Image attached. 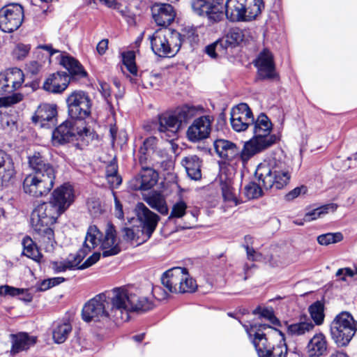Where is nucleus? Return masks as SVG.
Returning a JSON list of instances; mask_svg holds the SVG:
<instances>
[{
  "label": "nucleus",
  "mask_w": 357,
  "mask_h": 357,
  "mask_svg": "<svg viewBox=\"0 0 357 357\" xmlns=\"http://www.w3.org/2000/svg\"><path fill=\"white\" fill-rule=\"evenodd\" d=\"M111 314L105 309L108 305L107 296L100 294L89 300L84 305L82 317L84 321H99L112 316L117 321L128 320L129 312H146L153 308V303L147 297L139 296L132 289L126 287L112 290Z\"/></svg>",
  "instance_id": "1"
},
{
  "label": "nucleus",
  "mask_w": 357,
  "mask_h": 357,
  "mask_svg": "<svg viewBox=\"0 0 357 357\" xmlns=\"http://www.w3.org/2000/svg\"><path fill=\"white\" fill-rule=\"evenodd\" d=\"M74 200L73 188L64 184L55 189L49 202L38 204L31 215V225L39 236L47 251L54 249L56 243L53 229L50 227L56 222L58 217L63 213Z\"/></svg>",
  "instance_id": "2"
},
{
  "label": "nucleus",
  "mask_w": 357,
  "mask_h": 357,
  "mask_svg": "<svg viewBox=\"0 0 357 357\" xmlns=\"http://www.w3.org/2000/svg\"><path fill=\"white\" fill-rule=\"evenodd\" d=\"M289 159L282 151L275 153L268 160L260 163L255 171L259 184L250 183L245 187V195L249 199H257L265 190H280L286 186L291 178Z\"/></svg>",
  "instance_id": "3"
},
{
  "label": "nucleus",
  "mask_w": 357,
  "mask_h": 357,
  "mask_svg": "<svg viewBox=\"0 0 357 357\" xmlns=\"http://www.w3.org/2000/svg\"><path fill=\"white\" fill-rule=\"evenodd\" d=\"M29 165L33 173L27 175L23 182L25 193L35 197L46 195L54 186L55 169L40 152L29 156Z\"/></svg>",
  "instance_id": "4"
},
{
  "label": "nucleus",
  "mask_w": 357,
  "mask_h": 357,
  "mask_svg": "<svg viewBox=\"0 0 357 357\" xmlns=\"http://www.w3.org/2000/svg\"><path fill=\"white\" fill-rule=\"evenodd\" d=\"M136 211L140 226L123 227L122 238L126 242L141 245L151 238L155 230L160 217L150 211L143 203L137 204Z\"/></svg>",
  "instance_id": "5"
},
{
  "label": "nucleus",
  "mask_w": 357,
  "mask_h": 357,
  "mask_svg": "<svg viewBox=\"0 0 357 357\" xmlns=\"http://www.w3.org/2000/svg\"><path fill=\"white\" fill-rule=\"evenodd\" d=\"M198 36L194 31H188L186 34H181L176 31H170L163 30L156 31L150 36L151 49L159 56H172L175 55L185 40L191 42L195 40Z\"/></svg>",
  "instance_id": "6"
},
{
  "label": "nucleus",
  "mask_w": 357,
  "mask_h": 357,
  "mask_svg": "<svg viewBox=\"0 0 357 357\" xmlns=\"http://www.w3.org/2000/svg\"><path fill=\"white\" fill-rule=\"evenodd\" d=\"M264 7L262 0H227L225 14L231 22H249L255 20Z\"/></svg>",
  "instance_id": "7"
},
{
  "label": "nucleus",
  "mask_w": 357,
  "mask_h": 357,
  "mask_svg": "<svg viewBox=\"0 0 357 357\" xmlns=\"http://www.w3.org/2000/svg\"><path fill=\"white\" fill-rule=\"evenodd\" d=\"M357 331V321L348 312L336 315L331 324V337L338 347H346Z\"/></svg>",
  "instance_id": "8"
},
{
  "label": "nucleus",
  "mask_w": 357,
  "mask_h": 357,
  "mask_svg": "<svg viewBox=\"0 0 357 357\" xmlns=\"http://www.w3.org/2000/svg\"><path fill=\"white\" fill-rule=\"evenodd\" d=\"M254 137L247 142L252 146L255 154L269 148L278 141L275 135H271L272 123L268 116L261 113L254 121Z\"/></svg>",
  "instance_id": "9"
},
{
  "label": "nucleus",
  "mask_w": 357,
  "mask_h": 357,
  "mask_svg": "<svg viewBox=\"0 0 357 357\" xmlns=\"http://www.w3.org/2000/svg\"><path fill=\"white\" fill-rule=\"evenodd\" d=\"M214 149L221 158L229 162L241 161L244 165L256 155L252 146L247 142L241 149L232 142L220 139L214 142Z\"/></svg>",
  "instance_id": "10"
},
{
  "label": "nucleus",
  "mask_w": 357,
  "mask_h": 357,
  "mask_svg": "<svg viewBox=\"0 0 357 357\" xmlns=\"http://www.w3.org/2000/svg\"><path fill=\"white\" fill-rule=\"evenodd\" d=\"M68 113L70 119L79 121L91 114L92 102L87 93L74 91L66 98Z\"/></svg>",
  "instance_id": "11"
},
{
  "label": "nucleus",
  "mask_w": 357,
  "mask_h": 357,
  "mask_svg": "<svg viewBox=\"0 0 357 357\" xmlns=\"http://www.w3.org/2000/svg\"><path fill=\"white\" fill-rule=\"evenodd\" d=\"M24 8L17 3H11L0 8V29L5 33L17 30L24 20Z\"/></svg>",
  "instance_id": "12"
},
{
  "label": "nucleus",
  "mask_w": 357,
  "mask_h": 357,
  "mask_svg": "<svg viewBox=\"0 0 357 357\" xmlns=\"http://www.w3.org/2000/svg\"><path fill=\"white\" fill-rule=\"evenodd\" d=\"M246 331L259 357L263 356L271 347L275 346L272 345L268 341V332L281 333L280 331L268 324H260L258 326L254 325L250 329L247 328Z\"/></svg>",
  "instance_id": "13"
},
{
  "label": "nucleus",
  "mask_w": 357,
  "mask_h": 357,
  "mask_svg": "<svg viewBox=\"0 0 357 357\" xmlns=\"http://www.w3.org/2000/svg\"><path fill=\"white\" fill-rule=\"evenodd\" d=\"M81 126L77 125V120L68 119L59 126L52 133V141L54 144H62L73 139V137H82L84 133L89 130L83 126L82 121L79 122Z\"/></svg>",
  "instance_id": "14"
},
{
  "label": "nucleus",
  "mask_w": 357,
  "mask_h": 357,
  "mask_svg": "<svg viewBox=\"0 0 357 357\" xmlns=\"http://www.w3.org/2000/svg\"><path fill=\"white\" fill-rule=\"evenodd\" d=\"M191 6L195 13L207 17L212 23L218 22L224 17L222 3L219 0H192Z\"/></svg>",
  "instance_id": "15"
},
{
  "label": "nucleus",
  "mask_w": 357,
  "mask_h": 357,
  "mask_svg": "<svg viewBox=\"0 0 357 357\" xmlns=\"http://www.w3.org/2000/svg\"><path fill=\"white\" fill-rule=\"evenodd\" d=\"M231 125L236 132L245 131L254 123V117L250 108L246 103H241L231 111Z\"/></svg>",
  "instance_id": "16"
},
{
  "label": "nucleus",
  "mask_w": 357,
  "mask_h": 357,
  "mask_svg": "<svg viewBox=\"0 0 357 357\" xmlns=\"http://www.w3.org/2000/svg\"><path fill=\"white\" fill-rule=\"evenodd\" d=\"M214 119L206 115L194 120L188 128L187 137L190 142H197L208 137L211 131V125Z\"/></svg>",
  "instance_id": "17"
},
{
  "label": "nucleus",
  "mask_w": 357,
  "mask_h": 357,
  "mask_svg": "<svg viewBox=\"0 0 357 357\" xmlns=\"http://www.w3.org/2000/svg\"><path fill=\"white\" fill-rule=\"evenodd\" d=\"M158 125L161 137L167 141H172L177 137V132L181 126L176 112L174 114L165 113L159 115Z\"/></svg>",
  "instance_id": "18"
},
{
  "label": "nucleus",
  "mask_w": 357,
  "mask_h": 357,
  "mask_svg": "<svg viewBox=\"0 0 357 357\" xmlns=\"http://www.w3.org/2000/svg\"><path fill=\"white\" fill-rule=\"evenodd\" d=\"M257 68L258 76L261 79H270L277 77L272 53L266 48L264 49L254 61Z\"/></svg>",
  "instance_id": "19"
},
{
  "label": "nucleus",
  "mask_w": 357,
  "mask_h": 357,
  "mask_svg": "<svg viewBox=\"0 0 357 357\" xmlns=\"http://www.w3.org/2000/svg\"><path fill=\"white\" fill-rule=\"evenodd\" d=\"M158 174L152 168L142 167L139 174L129 182V187L132 190H148L158 182Z\"/></svg>",
  "instance_id": "20"
},
{
  "label": "nucleus",
  "mask_w": 357,
  "mask_h": 357,
  "mask_svg": "<svg viewBox=\"0 0 357 357\" xmlns=\"http://www.w3.org/2000/svg\"><path fill=\"white\" fill-rule=\"evenodd\" d=\"M152 17L158 26H167L176 17L174 7L169 3H155L151 8Z\"/></svg>",
  "instance_id": "21"
},
{
  "label": "nucleus",
  "mask_w": 357,
  "mask_h": 357,
  "mask_svg": "<svg viewBox=\"0 0 357 357\" xmlns=\"http://www.w3.org/2000/svg\"><path fill=\"white\" fill-rule=\"evenodd\" d=\"M183 272L185 268L174 267L163 273L161 278L162 285L172 293H179L183 280Z\"/></svg>",
  "instance_id": "22"
},
{
  "label": "nucleus",
  "mask_w": 357,
  "mask_h": 357,
  "mask_svg": "<svg viewBox=\"0 0 357 357\" xmlns=\"http://www.w3.org/2000/svg\"><path fill=\"white\" fill-rule=\"evenodd\" d=\"M100 243L104 257L116 255L121 251L117 243L116 229L112 223H107L105 237Z\"/></svg>",
  "instance_id": "23"
},
{
  "label": "nucleus",
  "mask_w": 357,
  "mask_h": 357,
  "mask_svg": "<svg viewBox=\"0 0 357 357\" xmlns=\"http://www.w3.org/2000/svg\"><path fill=\"white\" fill-rule=\"evenodd\" d=\"M70 82L69 75L66 73H56L51 75L43 84V89L51 93L63 92Z\"/></svg>",
  "instance_id": "24"
},
{
  "label": "nucleus",
  "mask_w": 357,
  "mask_h": 357,
  "mask_svg": "<svg viewBox=\"0 0 357 357\" xmlns=\"http://www.w3.org/2000/svg\"><path fill=\"white\" fill-rule=\"evenodd\" d=\"M328 342L322 333L313 335L309 340L306 349L309 357H321L327 353Z\"/></svg>",
  "instance_id": "25"
},
{
  "label": "nucleus",
  "mask_w": 357,
  "mask_h": 357,
  "mask_svg": "<svg viewBox=\"0 0 357 357\" xmlns=\"http://www.w3.org/2000/svg\"><path fill=\"white\" fill-rule=\"evenodd\" d=\"M55 105L42 104L36 109L32 117L33 122L40 123L41 127L46 126V122H52L56 115Z\"/></svg>",
  "instance_id": "26"
},
{
  "label": "nucleus",
  "mask_w": 357,
  "mask_h": 357,
  "mask_svg": "<svg viewBox=\"0 0 357 357\" xmlns=\"http://www.w3.org/2000/svg\"><path fill=\"white\" fill-rule=\"evenodd\" d=\"M143 200L152 208L162 215L168 213V208L164 195L158 191H151L143 195Z\"/></svg>",
  "instance_id": "27"
},
{
  "label": "nucleus",
  "mask_w": 357,
  "mask_h": 357,
  "mask_svg": "<svg viewBox=\"0 0 357 357\" xmlns=\"http://www.w3.org/2000/svg\"><path fill=\"white\" fill-rule=\"evenodd\" d=\"M36 342V337L30 336L26 333H19L13 335V345L11 352L17 354L29 349Z\"/></svg>",
  "instance_id": "28"
},
{
  "label": "nucleus",
  "mask_w": 357,
  "mask_h": 357,
  "mask_svg": "<svg viewBox=\"0 0 357 357\" xmlns=\"http://www.w3.org/2000/svg\"><path fill=\"white\" fill-rule=\"evenodd\" d=\"M314 328V324L305 316L298 322L288 325L287 333L292 337L302 336L311 333Z\"/></svg>",
  "instance_id": "29"
},
{
  "label": "nucleus",
  "mask_w": 357,
  "mask_h": 357,
  "mask_svg": "<svg viewBox=\"0 0 357 357\" xmlns=\"http://www.w3.org/2000/svg\"><path fill=\"white\" fill-rule=\"evenodd\" d=\"M182 165L185 167L190 178L193 180H199L202 177L201 160L195 155H190L183 158Z\"/></svg>",
  "instance_id": "30"
},
{
  "label": "nucleus",
  "mask_w": 357,
  "mask_h": 357,
  "mask_svg": "<svg viewBox=\"0 0 357 357\" xmlns=\"http://www.w3.org/2000/svg\"><path fill=\"white\" fill-rule=\"evenodd\" d=\"M60 63L73 77L83 78L87 75L82 64L72 56H63Z\"/></svg>",
  "instance_id": "31"
},
{
  "label": "nucleus",
  "mask_w": 357,
  "mask_h": 357,
  "mask_svg": "<svg viewBox=\"0 0 357 357\" xmlns=\"http://www.w3.org/2000/svg\"><path fill=\"white\" fill-rule=\"evenodd\" d=\"M15 174L13 160L10 155L8 154L0 163V184L6 185Z\"/></svg>",
  "instance_id": "32"
},
{
  "label": "nucleus",
  "mask_w": 357,
  "mask_h": 357,
  "mask_svg": "<svg viewBox=\"0 0 357 357\" xmlns=\"http://www.w3.org/2000/svg\"><path fill=\"white\" fill-rule=\"evenodd\" d=\"M72 331V326L70 322L57 321L53 325L52 337L54 342L57 344L63 343Z\"/></svg>",
  "instance_id": "33"
},
{
  "label": "nucleus",
  "mask_w": 357,
  "mask_h": 357,
  "mask_svg": "<svg viewBox=\"0 0 357 357\" xmlns=\"http://www.w3.org/2000/svg\"><path fill=\"white\" fill-rule=\"evenodd\" d=\"M220 188L225 201L234 203L237 205L239 202L237 199V190L234 187V181L225 176H220Z\"/></svg>",
  "instance_id": "34"
},
{
  "label": "nucleus",
  "mask_w": 357,
  "mask_h": 357,
  "mask_svg": "<svg viewBox=\"0 0 357 357\" xmlns=\"http://www.w3.org/2000/svg\"><path fill=\"white\" fill-rule=\"evenodd\" d=\"M204 108L202 106L184 105L176 111L178 119L181 126L183 123H186L197 114L202 113Z\"/></svg>",
  "instance_id": "35"
},
{
  "label": "nucleus",
  "mask_w": 357,
  "mask_h": 357,
  "mask_svg": "<svg viewBox=\"0 0 357 357\" xmlns=\"http://www.w3.org/2000/svg\"><path fill=\"white\" fill-rule=\"evenodd\" d=\"M102 234L96 225L89 227L83 247L86 251H91L99 245L102 241Z\"/></svg>",
  "instance_id": "36"
},
{
  "label": "nucleus",
  "mask_w": 357,
  "mask_h": 357,
  "mask_svg": "<svg viewBox=\"0 0 357 357\" xmlns=\"http://www.w3.org/2000/svg\"><path fill=\"white\" fill-rule=\"evenodd\" d=\"M337 204L334 203L323 205L312 210V211L305 213L303 220L307 222L317 220V218L328 213L329 211H335L337 208Z\"/></svg>",
  "instance_id": "37"
},
{
  "label": "nucleus",
  "mask_w": 357,
  "mask_h": 357,
  "mask_svg": "<svg viewBox=\"0 0 357 357\" xmlns=\"http://www.w3.org/2000/svg\"><path fill=\"white\" fill-rule=\"evenodd\" d=\"M22 244L23 245L22 253L24 255L35 261L40 260L41 254L39 252L36 244L29 236L24 237L22 240Z\"/></svg>",
  "instance_id": "38"
},
{
  "label": "nucleus",
  "mask_w": 357,
  "mask_h": 357,
  "mask_svg": "<svg viewBox=\"0 0 357 357\" xmlns=\"http://www.w3.org/2000/svg\"><path fill=\"white\" fill-rule=\"evenodd\" d=\"M324 306L320 301H317L312 303L308 308L311 318L314 322V326H320L323 324L324 320Z\"/></svg>",
  "instance_id": "39"
},
{
  "label": "nucleus",
  "mask_w": 357,
  "mask_h": 357,
  "mask_svg": "<svg viewBox=\"0 0 357 357\" xmlns=\"http://www.w3.org/2000/svg\"><path fill=\"white\" fill-rule=\"evenodd\" d=\"M8 78V82L13 86V90L18 89L24 82V73L22 70L17 68H12L6 72Z\"/></svg>",
  "instance_id": "40"
},
{
  "label": "nucleus",
  "mask_w": 357,
  "mask_h": 357,
  "mask_svg": "<svg viewBox=\"0 0 357 357\" xmlns=\"http://www.w3.org/2000/svg\"><path fill=\"white\" fill-rule=\"evenodd\" d=\"M181 287L179 288V293H192L195 291L197 288L196 281L190 277L187 268L183 272V280L182 281Z\"/></svg>",
  "instance_id": "41"
},
{
  "label": "nucleus",
  "mask_w": 357,
  "mask_h": 357,
  "mask_svg": "<svg viewBox=\"0 0 357 357\" xmlns=\"http://www.w3.org/2000/svg\"><path fill=\"white\" fill-rule=\"evenodd\" d=\"M226 43L229 46H236L243 40L242 31L238 28L231 29L224 37Z\"/></svg>",
  "instance_id": "42"
},
{
  "label": "nucleus",
  "mask_w": 357,
  "mask_h": 357,
  "mask_svg": "<svg viewBox=\"0 0 357 357\" xmlns=\"http://www.w3.org/2000/svg\"><path fill=\"white\" fill-rule=\"evenodd\" d=\"M343 239V236L341 233H327L319 235L317 237V241L320 245H328L331 243H335L341 241Z\"/></svg>",
  "instance_id": "43"
},
{
  "label": "nucleus",
  "mask_w": 357,
  "mask_h": 357,
  "mask_svg": "<svg viewBox=\"0 0 357 357\" xmlns=\"http://www.w3.org/2000/svg\"><path fill=\"white\" fill-rule=\"evenodd\" d=\"M123 62L126 66L128 70L132 75H136L137 73V66L135 65V55L132 51L123 53Z\"/></svg>",
  "instance_id": "44"
},
{
  "label": "nucleus",
  "mask_w": 357,
  "mask_h": 357,
  "mask_svg": "<svg viewBox=\"0 0 357 357\" xmlns=\"http://www.w3.org/2000/svg\"><path fill=\"white\" fill-rule=\"evenodd\" d=\"M287 347L285 344L280 343L275 345L261 357H286Z\"/></svg>",
  "instance_id": "45"
},
{
  "label": "nucleus",
  "mask_w": 357,
  "mask_h": 357,
  "mask_svg": "<svg viewBox=\"0 0 357 357\" xmlns=\"http://www.w3.org/2000/svg\"><path fill=\"white\" fill-rule=\"evenodd\" d=\"M30 49L28 45L17 44L12 52L13 57L17 60H23L28 55Z\"/></svg>",
  "instance_id": "46"
},
{
  "label": "nucleus",
  "mask_w": 357,
  "mask_h": 357,
  "mask_svg": "<svg viewBox=\"0 0 357 357\" xmlns=\"http://www.w3.org/2000/svg\"><path fill=\"white\" fill-rule=\"evenodd\" d=\"M86 248L82 247L76 255H70L69 257L68 258L70 265L71 264L72 266H73V269H79V264L85 257V256L90 252L86 251Z\"/></svg>",
  "instance_id": "47"
},
{
  "label": "nucleus",
  "mask_w": 357,
  "mask_h": 357,
  "mask_svg": "<svg viewBox=\"0 0 357 357\" xmlns=\"http://www.w3.org/2000/svg\"><path fill=\"white\" fill-rule=\"evenodd\" d=\"M158 139L155 137H149L146 138L143 145L139 149V153L144 155L149 154L151 151H154L156 148Z\"/></svg>",
  "instance_id": "48"
},
{
  "label": "nucleus",
  "mask_w": 357,
  "mask_h": 357,
  "mask_svg": "<svg viewBox=\"0 0 357 357\" xmlns=\"http://www.w3.org/2000/svg\"><path fill=\"white\" fill-rule=\"evenodd\" d=\"M187 204L185 202L181 200L175 203L172 208L169 218H181L185 214Z\"/></svg>",
  "instance_id": "49"
},
{
  "label": "nucleus",
  "mask_w": 357,
  "mask_h": 357,
  "mask_svg": "<svg viewBox=\"0 0 357 357\" xmlns=\"http://www.w3.org/2000/svg\"><path fill=\"white\" fill-rule=\"evenodd\" d=\"M24 96L22 93H16L11 96L0 98V106L8 107L20 102L23 100Z\"/></svg>",
  "instance_id": "50"
},
{
  "label": "nucleus",
  "mask_w": 357,
  "mask_h": 357,
  "mask_svg": "<svg viewBox=\"0 0 357 357\" xmlns=\"http://www.w3.org/2000/svg\"><path fill=\"white\" fill-rule=\"evenodd\" d=\"M254 314H259L262 317L267 319L274 325L279 324V320L275 316L272 309L257 307L254 310Z\"/></svg>",
  "instance_id": "51"
},
{
  "label": "nucleus",
  "mask_w": 357,
  "mask_h": 357,
  "mask_svg": "<svg viewBox=\"0 0 357 357\" xmlns=\"http://www.w3.org/2000/svg\"><path fill=\"white\" fill-rule=\"evenodd\" d=\"M50 267L56 273L73 269V266L70 265L68 259L62 261H52Z\"/></svg>",
  "instance_id": "52"
},
{
  "label": "nucleus",
  "mask_w": 357,
  "mask_h": 357,
  "mask_svg": "<svg viewBox=\"0 0 357 357\" xmlns=\"http://www.w3.org/2000/svg\"><path fill=\"white\" fill-rule=\"evenodd\" d=\"M26 292V289H18L8 285L0 286V296L10 295L17 296Z\"/></svg>",
  "instance_id": "53"
},
{
  "label": "nucleus",
  "mask_w": 357,
  "mask_h": 357,
  "mask_svg": "<svg viewBox=\"0 0 357 357\" xmlns=\"http://www.w3.org/2000/svg\"><path fill=\"white\" fill-rule=\"evenodd\" d=\"M13 91V86L8 82V78L5 73L0 74V94L2 95L4 93H10Z\"/></svg>",
  "instance_id": "54"
},
{
  "label": "nucleus",
  "mask_w": 357,
  "mask_h": 357,
  "mask_svg": "<svg viewBox=\"0 0 357 357\" xmlns=\"http://www.w3.org/2000/svg\"><path fill=\"white\" fill-rule=\"evenodd\" d=\"M306 190V187L303 185L301 187H296L286 195L285 199L287 201H291L294 199L298 197L301 194H305Z\"/></svg>",
  "instance_id": "55"
},
{
  "label": "nucleus",
  "mask_w": 357,
  "mask_h": 357,
  "mask_svg": "<svg viewBox=\"0 0 357 357\" xmlns=\"http://www.w3.org/2000/svg\"><path fill=\"white\" fill-rule=\"evenodd\" d=\"M42 68L41 63L36 61H31L26 63V70L31 75H37Z\"/></svg>",
  "instance_id": "56"
},
{
  "label": "nucleus",
  "mask_w": 357,
  "mask_h": 357,
  "mask_svg": "<svg viewBox=\"0 0 357 357\" xmlns=\"http://www.w3.org/2000/svg\"><path fill=\"white\" fill-rule=\"evenodd\" d=\"M100 254L99 252L93 253L84 262V264L79 266V269H84L93 265L100 259Z\"/></svg>",
  "instance_id": "57"
},
{
  "label": "nucleus",
  "mask_w": 357,
  "mask_h": 357,
  "mask_svg": "<svg viewBox=\"0 0 357 357\" xmlns=\"http://www.w3.org/2000/svg\"><path fill=\"white\" fill-rule=\"evenodd\" d=\"M213 44L219 54H224L227 48L229 46L227 45L224 38L216 40L213 43Z\"/></svg>",
  "instance_id": "58"
},
{
  "label": "nucleus",
  "mask_w": 357,
  "mask_h": 357,
  "mask_svg": "<svg viewBox=\"0 0 357 357\" xmlns=\"http://www.w3.org/2000/svg\"><path fill=\"white\" fill-rule=\"evenodd\" d=\"M107 181L112 188H117L122 181L121 177L118 174L109 176L107 177Z\"/></svg>",
  "instance_id": "59"
},
{
  "label": "nucleus",
  "mask_w": 357,
  "mask_h": 357,
  "mask_svg": "<svg viewBox=\"0 0 357 357\" xmlns=\"http://www.w3.org/2000/svg\"><path fill=\"white\" fill-rule=\"evenodd\" d=\"M115 202V215L119 219H123V211L122 204L116 197H114Z\"/></svg>",
  "instance_id": "60"
},
{
  "label": "nucleus",
  "mask_w": 357,
  "mask_h": 357,
  "mask_svg": "<svg viewBox=\"0 0 357 357\" xmlns=\"http://www.w3.org/2000/svg\"><path fill=\"white\" fill-rule=\"evenodd\" d=\"M108 48V40L107 39H103L100 40L96 47L97 52L100 55H103L106 50Z\"/></svg>",
  "instance_id": "61"
},
{
  "label": "nucleus",
  "mask_w": 357,
  "mask_h": 357,
  "mask_svg": "<svg viewBox=\"0 0 357 357\" xmlns=\"http://www.w3.org/2000/svg\"><path fill=\"white\" fill-rule=\"evenodd\" d=\"M118 174V166L115 162H110L106 167V177Z\"/></svg>",
  "instance_id": "62"
},
{
  "label": "nucleus",
  "mask_w": 357,
  "mask_h": 357,
  "mask_svg": "<svg viewBox=\"0 0 357 357\" xmlns=\"http://www.w3.org/2000/svg\"><path fill=\"white\" fill-rule=\"evenodd\" d=\"M206 53L213 59L217 58L220 54L217 52L216 49L213 46V44L208 45L206 47Z\"/></svg>",
  "instance_id": "63"
},
{
  "label": "nucleus",
  "mask_w": 357,
  "mask_h": 357,
  "mask_svg": "<svg viewBox=\"0 0 357 357\" xmlns=\"http://www.w3.org/2000/svg\"><path fill=\"white\" fill-rule=\"evenodd\" d=\"M100 92L102 93V96L107 98L110 96V89L109 86L105 82H101L100 84Z\"/></svg>",
  "instance_id": "64"
}]
</instances>
